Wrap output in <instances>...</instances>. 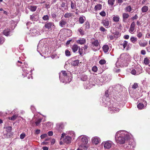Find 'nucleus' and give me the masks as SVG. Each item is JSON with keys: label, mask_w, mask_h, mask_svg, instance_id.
<instances>
[{"label": "nucleus", "mask_w": 150, "mask_h": 150, "mask_svg": "<svg viewBox=\"0 0 150 150\" xmlns=\"http://www.w3.org/2000/svg\"><path fill=\"white\" fill-rule=\"evenodd\" d=\"M81 145L82 147H83L84 149H87L88 146L86 145L88 143V140L87 138L85 136H83L81 138Z\"/></svg>", "instance_id": "2"}, {"label": "nucleus", "mask_w": 150, "mask_h": 150, "mask_svg": "<svg viewBox=\"0 0 150 150\" xmlns=\"http://www.w3.org/2000/svg\"><path fill=\"white\" fill-rule=\"evenodd\" d=\"M92 140L93 143L95 145L98 144L100 141V138L97 137H93Z\"/></svg>", "instance_id": "7"}, {"label": "nucleus", "mask_w": 150, "mask_h": 150, "mask_svg": "<svg viewBox=\"0 0 150 150\" xmlns=\"http://www.w3.org/2000/svg\"><path fill=\"white\" fill-rule=\"evenodd\" d=\"M131 73L132 74L134 75H136L137 74V72L136 70L134 69H132L131 71Z\"/></svg>", "instance_id": "55"}, {"label": "nucleus", "mask_w": 150, "mask_h": 150, "mask_svg": "<svg viewBox=\"0 0 150 150\" xmlns=\"http://www.w3.org/2000/svg\"><path fill=\"white\" fill-rule=\"evenodd\" d=\"M65 5V3L64 2H62L61 4V6L62 7H64Z\"/></svg>", "instance_id": "64"}, {"label": "nucleus", "mask_w": 150, "mask_h": 150, "mask_svg": "<svg viewBox=\"0 0 150 150\" xmlns=\"http://www.w3.org/2000/svg\"><path fill=\"white\" fill-rule=\"evenodd\" d=\"M64 128V125L63 123H60L59 124V129L58 130L60 131V129H63Z\"/></svg>", "instance_id": "37"}, {"label": "nucleus", "mask_w": 150, "mask_h": 150, "mask_svg": "<svg viewBox=\"0 0 150 150\" xmlns=\"http://www.w3.org/2000/svg\"><path fill=\"white\" fill-rule=\"evenodd\" d=\"M100 31H102V32H104L105 31H106L107 30H106L105 28H104L103 26H101L100 28Z\"/></svg>", "instance_id": "54"}, {"label": "nucleus", "mask_w": 150, "mask_h": 150, "mask_svg": "<svg viewBox=\"0 0 150 150\" xmlns=\"http://www.w3.org/2000/svg\"><path fill=\"white\" fill-rule=\"evenodd\" d=\"M47 137V134H45L41 135L40 136V137L41 139H44Z\"/></svg>", "instance_id": "53"}, {"label": "nucleus", "mask_w": 150, "mask_h": 150, "mask_svg": "<svg viewBox=\"0 0 150 150\" xmlns=\"http://www.w3.org/2000/svg\"><path fill=\"white\" fill-rule=\"evenodd\" d=\"M87 75L85 74H82L81 76V79L83 81H86L87 79Z\"/></svg>", "instance_id": "26"}, {"label": "nucleus", "mask_w": 150, "mask_h": 150, "mask_svg": "<svg viewBox=\"0 0 150 150\" xmlns=\"http://www.w3.org/2000/svg\"><path fill=\"white\" fill-rule=\"evenodd\" d=\"M28 8L32 11H35L37 8V6H29Z\"/></svg>", "instance_id": "18"}, {"label": "nucleus", "mask_w": 150, "mask_h": 150, "mask_svg": "<svg viewBox=\"0 0 150 150\" xmlns=\"http://www.w3.org/2000/svg\"><path fill=\"white\" fill-rule=\"evenodd\" d=\"M79 47L76 44H74L71 47V50L73 52L75 53L78 50Z\"/></svg>", "instance_id": "14"}, {"label": "nucleus", "mask_w": 150, "mask_h": 150, "mask_svg": "<svg viewBox=\"0 0 150 150\" xmlns=\"http://www.w3.org/2000/svg\"><path fill=\"white\" fill-rule=\"evenodd\" d=\"M79 52L80 55L82 56L83 49L82 48H81L80 47L79 48Z\"/></svg>", "instance_id": "44"}, {"label": "nucleus", "mask_w": 150, "mask_h": 150, "mask_svg": "<svg viewBox=\"0 0 150 150\" xmlns=\"http://www.w3.org/2000/svg\"><path fill=\"white\" fill-rule=\"evenodd\" d=\"M55 26L53 22H49L45 23L44 27L47 30H51L52 28H54Z\"/></svg>", "instance_id": "3"}, {"label": "nucleus", "mask_w": 150, "mask_h": 150, "mask_svg": "<svg viewBox=\"0 0 150 150\" xmlns=\"http://www.w3.org/2000/svg\"><path fill=\"white\" fill-rule=\"evenodd\" d=\"M65 54L68 57L70 56L71 55L70 52L68 50H66L65 51Z\"/></svg>", "instance_id": "40"}, {"label": "nucleus", "mask_w": 150, "mask_h": 150, "mask_svg": "<svg viewBox=\"0 0 150 150\" xmlns=\"http://www.w3.org/2000/svg\"><path fill=\"white\" fill-rule=\"evenodd\" d=\"M141 53L142 55H145L146 53V52L145 50H142L141 51Z\"/></svg>", "instance_id": "57"}, {"label": "nucleus", "mask_w": 150, "mask_h": 150, "mask_svg": "<svg viewBox=\"0 0 150 150\" xmlns=\"http://www.w3.org/2000/svg\"><path fill=\"white\" fill-rule=\"evenodd\" d=\"M123 1L122 0H117V3L118 4H119L120 5L123 2Z\"/></svg>", "instance_id": "59"}, {"label": "nucleus", "mask_w": 150, "mask_h": 150, "mask_svg": "<svg viewBox=\"0 0 150 150\" xmlns=\"http://www.w3.org/2000/svg\"><path fill=\"white\" fill-rule=\"evenodd\" d=\"M5 41V39L3 38L0 37V45L3 44Z\"/></svg>", "instance_id": "47"}, {"label": "nucleus", "mask_w": 150, "mask_h": 150, "mask_svg": "<svg viewBox=\"0 0 150 150\" xmlns=\"http://www.w3.org/2000/svg\"><path fill=\"white\" fill-rule=\"evenodd\" d=\"M10 30L9 29H5L3 32V34L6 36H8L10 34Z\"/></svg>", "instance_id": "19"}, {"label": "nucleus", "mask_w": 150, "mask_h": 150, "mask_svg": "<svg viewBox=\"0 0 150 150\" xmlns=\"http://www.w3.org/2000/svg\"><path fill=\"white\" fill-rule=\"evenodd\" d=\"M6 129V131L7 132L6 134V135L7 136H8L9 137L11 136V131L12 129V127L11 126H8L7 127Z\"/></svg>", "instance_id": "10"}, {"label": "nucleus", "mask_w": 150, "mask_h": 150, "mask_svg": "<svg viewBox=\"0 0 150 150\" xmlns=\"http://www.w3.org/2000/svg\"><path fill=\"white\" fill-rule=\"evenodd\" d=\"M25 137V133L21 134L20 136V138L21 139H23Z\"/></svg>", "instance_id": "52"}, {"label": "nucleus", "mask_w": 150, "mask_h": 150, "mask_svg": "<svg viewBox=\"0 0 150 150\" xmlns=\"http://www.w3.org/2000/svg\"><path fill=\"white\" fill-rule=\"evenodd\" d=\"M102 144H104V147L105 149H110L112 146V143L110 141H106L103 143Z\"/></svg>", "instance_id": "5"}, {"label": "nucleus", "mask_w": 150, "mask_h": 150, "mask_svg": "<svg viewBox=\"0 0 150 150\" xmlns=\"http://www.w3.org/2000/svg\"><path fill=\"white\" fill-rule=\"evenodd\" d=\"M130 41L133 43L135 44V42L137 41V38L134 37H131L130 39Z\"/></svg>", "instance_id": "31"}, {"label": "nucleus", "mask_w": 150, "mask_h": 150, "mask_svg": "<svg viewBox=\"0 0 150 150\" xmlns=\"http://www.w3.org/2000/svg\"><path fill=\"white\" fill-rule=\"evenodd\" d=\"M106 61L104 59H101L99 61V63L101 65H103L106 63Z\"/></svg>", "instance_id": "42"}, {"label": "nucleus", "mask_w": 150, "mask_h": 150, "mask_svg": "<svg viewBox=\"0 0 150 150\" xmlns=\"http://www.w3.org/2000/svg\"><path fill=\"white\" fill-rule=\"evenodd\" d=\"M40 132V129H37L35 131V133L37 134H39Z\"/></svg>", "instance_id": "60"}, {"label": "nucleus", "mask_w": 150, "mask_h": 150, "mask_svg": "<svg viewBox=\"0 0 150 150\" xmlns=\"http://www.w3.org/2000/svg\"><path fill=\"white\" fill-rule=\"evenodd\" d=\"M148 9L149 8L148 6H145L142 8L141 10L142 12L145 13L148 11Z\"/></svg>", "instance_id": "24"}, {"label": "nucleus", "mask_w": 150, "mask_h": 150, "mask_svg": "<svg viewBox=\"0 0 150 150\" xmlns=\"http://www.w3.org/2000/svg\"><path fill=\"white\" fill-rule=\"evenodd\" d=\"M120 18L117 15H116V16L115 15L113 16L112 18L113 21L115 22H118L120 21Z\"/></svg>", "instance_id": "20"}, {"label": "nucleus", "mask_w": 150, "mask_h": 150, "mask_svg": "<svg viewBox=\"0 0 150 150\" xmlns=\"http://www.w3.org/2000/svg\"><path fill=\"white\" fill-rule=\"evenodd\" d=\"M35 15L33 14L30 16V19L32 21H35L36 18H35Z\"/></svg>", "instance_id": "46"}, {"label": "nucleus", "mask_w": 150, "mask_h": 150, "mask_svg": "<svg viewBox=\"0 0 150 150\" xmlns=\"http://www.w3.org/2000/svg\"><path fill=\"white\" fill-rule=\"evenodd\" d=\"M71 40H69L67 41L66 42V45H69L70 43V42L71 41Z\"/></svg>", "instance_id": "63"}, {"label": "nucleus", "mask_w": 150, "mask_h": 150, "mask_svg": "<svg viewBox=\"0 0 150 150\" xmlns=\"http://www.w3.org/2000/svg\"><path fill=\"white\" fill-rule=\"evenodd\" d=\"M48 147L46 146H43L42 147V149L43 150H48Z\"/></svg>", "instance_id": "62"}, {"label": "nucleus", "mask_w": 150, "mask_h": 150, "mask_svg": "<svg viewBox=\"0 0 150 150\" xmlns=\"http://www.w3.org/2000/svg\"><path fill=\"white\" fill-rule=\"evenodd\" d=\"M100 15L102 16H106V13L104 11H102L100 13Z\"/></svg>", "instance_id": "48"}, {"label": "nucleus", "mask_w": 150, "mask_h": 150, "mask_svg": "<svg viewBox=\"0 0 150 150\" xmlns=\"http://www.w3.org/2000/svg\"><path fill=\"white\" fill-rule=\"evenodd\" d=\"M138 85L136 83H135L133 85L132 87L133 88L136 89L138 87Z\"/></svg>", "instance_id": "49"}, {"label": "nucleus", "mask_w": 150, "mask_h": 150, "mask_svg": "<svg viewBox=\"0 0 150 150\" xmlns=\"http://www.w3.org/2000/svg\"><path fill=\"white\" fill-rule=\"evenodd\" d=\"M72 13H66L64 15V17L65 18H69L72 16Z\"/></svg>", "instance_id": "29"}, {"label": "nucleus", "mask_w": 150, "mask_h": 150, "mask_svg": "<svg viewBox=\"0 0 150 150\" xmlns=\"http://www.w3.org/2000/svg\"><path fill=\"white\" fill-rule=\"evenodd\" d=\"M143 36L142 32H140L139 30H137V36L139 38H141Z\"/></svg>", "instance_id": "30"}, {"label": "nucleus", "mask_w": 150, "mask_h": 150, "mask_svg": "<svg viewBox=\"0 0 150 150\" xmlns=\"http://www.w3.org/2000/svg\"><path fill=\"white\" fill-rule=\"evenodd\" d=\"M42 119L40 118L38 119L35 122V124H36V126H38L39 125L40 123L41 122L42 120Z\"/></svg>", "instance_id": "39"}, {"label": "nucleus", "mask_w": 150, "mask_h": 150, "mask_svg": "<svg viewBox=\"0 0 150 150\" xmlns=\"http://www.w3.org/2000/svg\"><path fill=\"white\" fill-rule=\"evenodd\" d=\"M114 38H115V37H114L112 35H110L109 36V38L111 40H112L113 39H114Z\"/></svg>", "instance_id": "61"}, {"label": "nucleus", "mask_w": 150, "mask_h": 150, "mask_svg": "<svg viewBox=\"0 0 150 150\" xmlns=\"http://www.w3.org/2000/svg\"><path fill=\"white\" fill-rule=\"evenodd\" d=\"M138 18V17L137 15V14H136L134 16L132 17L131 18L132 19V20H136Z\"/></svg>", "instance_id": "50"}, {"label": "nucleus", "mask_w": 150, "mask_h": 150, "mask_svg": "<svg viewBox=\"0 0 150 150\" xmlns=\"http://www.w3.org/2000/svg\"><path fill=\"white\" fill-rule=\"evenodd\" d=\"M79 63V60H76L73 61L71 63V64L72 66L75 67L78 66Z\"/></svg>", "instance_id": "23"}, {"label": "nucleus", "mask_w": 150, "mask_h": 150, "mask_svg": "<svg viewBox=\"0 0 150 150\" xmlns=\"http://www.w3.org/2000/svg\"><path fill=\"white\" fill-rule=\"evenodd\" d=\"M110 109H111L110 110H112L114 112H118L120 110L119 108L114 107H112L111 108H110Z\"/></svg>", "instance_id": "33"}, {"label": "nucleus", "mask_w": 150, "mask_h": 150, "mask_svg": "<svg viewBox=\"0 0 150 150\" xmlns=\"http://www.w3.org/2000/svg\"><path fill=\"white\" fill-rule=\"evenodd\" d=\"M71 138L69 136H67L65 137L64 139V142L67 144L71 142Z\"/></svg>", "instance_id": "16"}, {"label": "nucleus", "mask_w": 150, "mask_h": 150, "mask_svg": "<svg viewBox=\"0 0 150 150\" xmlns=\"http://www.w3.org/2000/svg\"><path fill=\"white\" fill-rule=\"evenodd\" d=\"M86 40L84 38H82L76 41L77 43L81 45L84 44L86 42Z\"/></svg>", "instance_id": "17"}, {"label": "nucleus", "mask_w": 150, "mask_h": 150, "mask_svg": "<svg viewBox=\"0 0 150 150\" xmlns=\"http://www.w3.org/2000/svg\"><path fill=\"white\" fill-rule=\"evenodd\" d=\"M83 26L85 30L89 29L90 28V24L89 22L87 21H86L84 24Z\"/></svg>", "instance_id": "13"}, {"label": "nucleus", "mask_w": 150, "mask_h": 150, "mask_svg": "<svg viewBox=\"0 0 150 150\" xmlns=\"http://www.w3.org/2000/svg\"><path fill=\"white\" fill-rule=\"evenodd\" d=\"M115 1V0H108V2L109 5L112 6L114 4Z\"/></svg>", "instance_id": "34"}, {"label": "nucleus", "mask_w": 150, "mask_h": 150, "mask_svg": "<svg viewBox=\"0 0 150 150\" xmlns=\"http://www.w3.org/2000/svg\"><path fill=\"white\" fill-rule=\"evenodd\" d=\"M76 3L75 1L74 2L72 1H71V7L72 9H75L76 7Z\"/></svg>", "instance_id": "27"}, {"label": "nucleus", "mask_w": 150, "mask_h": 150, "mask_svg": "<svg viewBox=\"0 0 150 150\" xmlns=\"http://www.w3.org/2000/svg\"><path fill=\"white\" fill-rule=\"evenodd\" d=\"M102 48L103 51L105 53H107L109 50V47L108 45H104L103 46Z\"/></svg>", "instance_id": "22"}, {"label": "nucleus", "mask_w": 150, "mask_h": 150, "mask_svg": "<svg viewBox=\"0 0 150 150\" xmlns=\"http://www.w3.org/2000/svg\"><path fill=\"white\" fill-rule=\"evenodd\" d=\"M18 117V115H13L11 117L10 119H9L11 120H15Z\"/></svg>", "instance_id": "43"}, {"label": "nucleus", "mask_w": 150, "mask_h": 150, "mask_svg": "<svg viewBox=\"0 0 150 150\" xmlns=\"http://www.w3.org/2000/svg\"><path fill=\"white\" fill-rule=\"evenodd\" d=\"M48 134L50 136H52L53 134V132L52 131H49L48 132Z\"/></svg>", "instance_id": "56"}, {"label": "nucleus", "mask_w": 150, "mask_h": 150, "mask_svg": "<svg viewBox=\"0 0 150 150\" xmlns=\"http://www.w3.org/2000/svg\"><path fill=\"white\" fill-rule=\"evenodd\" d=\"M128 135H126L121 132H117L115 136V139L117 143L120 144H123L125 142V138L127 139H129Z\"/></svg>", "instance_id": "1"}, {"label": "nucleus", "mask_w": 150, "mask_h": 150, "mask_svg": "<svg viewBox=\"0 0 150 150\" xmlns=\"http://www.w3.org/2000/svg\"><path fill=\"white\" fill-rule=\"evenodd\" d=\"M62 74L64 77H67L69 73H67V71H61Z\"/></svg>", "instance_id": "41"}, {"label": "nucleus", "mask_w": 150, "mask_h": 150, "mask_svg": "<svg viewBox=\"0 0 150 150\" xmlns=\"http://www.w3.org/2000/svg\"><path fill=\"white\" fill-rule=\"evenodd\" d=\"M80 34L81 35H83L84 34V32L82 27L79 28L78 30Z\"/></svg>", "instance_id": "32"}, {"label": "nucleus", "mask_w": 150, "mask_h": 150, "mask_svg": "<svg viewBox=\"0 0 150 150\" xmlns=\"http://www.w3.org/2000/svg\"><path fill=\"white\" fill-rule=\"evenodd\" d=\"M139 43L140 46L142 47H145L147 45V43L146 41L144 42H142L140 41L139 42Z\"/></svg>", "instance_id": "28"}, {"label": "nucleus", "mask_w": 150, "mask_h": 150, "mask_svg": "<svg viewBox=\"0 0 150 150\" xmlns=\"http://www.w3.org/2000/svg\"><path fill=\"white\" fill-rule=\"evenodd\" d=\"M135 24L134 21L132 22L130 25L129 31L131 33H133L135 29Z\"/></svg>", "instance_id": "8"}, {"label": "nucleus", "mask_w": 150, "mask_h": 150, "mask_svg": "<svg viewBox=\"0 0 150 150\" xmlns=\"http://www.w3.org/2000/svg\"><path fill=\"white\" fill-rule=\"evenodd\" d=\"M91 44L93 46L96 47H98L99 45V42L97 39H96L94 38H92L91 40Z\"/></svg>", "instance_id": "6"}, {"label": "nucleus", "mask_w": 150, "mask_h": 150, "mask_svg": "<svg viewBox=\"0 0 150 150\" xmlns=\"http://www.w3.org/2000/svg\"><path fill=\"white\" fill-rule=\"evenodd\" d=\"M51 16L52 18H56L57 16L56 13L55 12H52L51 13Z\"/></svg>", "instance_id": "45"}, {"label": "nucleus", "mask_w": 150, "mask_h": 150, "mask_svg": "<svg viewBox=\"0 0 150 150\" xmlns=\"http://www.w3.org/2000/svg\"><path fill=\"white\" fill-rule=\"evenodd\" d=\"M125 10L126 12H130L132 10V8L130 6H129L125 8Z\"/></svg>", "instance_id": "25"}, {"label": "nucleus", "mask_w": 150, "mask_h": 150, "mask_svg": "<svg viewBox=\"0 0 150 150\" xmlns=\"http://www.w3.org/2000/svg\"><path fill=\"white\" fill-rule=\"evenodd\" d=\"M120 46L123 47V49H124L127 47V50L129 49V45H128V42L126 40L120 41Z\"/></svg>", "instance_id": "4"}, {"label": "nucleus", "mask_w": 150, "mask_h": 150, "mask_svg": "<svg viewBox=\"0 0 150 150\" xmlns=\"http://www.w3.org/2000/svg\"><path fill=\"white\" fill-rule=\"evenodd\" d=\"M86 20V18L85 16H80L79 19V22L80 24H82Z\"/></svg>", "instance_id": "15"}, {"label": "nucleus", "mask_w": 150, "mask_h": 150, "mask_svg": "<svg viewBox=\"0 0 150 150\" xmlns=\"http://www.w3.org/2000/svg\"><path fill=\"white\" fill-rule=\"evenodd\" d=\"M102 7V5L100 4H98L94 7L95 10L96 11L100 10Z\"/></svg>", "instance_id": "21"}, {"label": "nucleus", "mask_w": 150, "mask_h": 150, "mask_svg": "<svg viewBox=\"0 0 150 150\" xmlns=\"http://www.w3.org/2000/svg\"><path fill=\"white\" fill-rule=\"evenodd\" d=\"M129 17V15L127 13H123L122 14L123 21L125 22H126L127 19Z\"/></svg>", "instance_id": "12"}, {"label": "nucleus", "mask_w": 150, "mask_h": 150, "mask_svg": "<svg viewBox=\"0 0 150 150\" xmlns=\"http://www.w3.org/2000/svg\"><path fill=\"white\" fill-rule=\"evenodd\" d=\"M144 63L146 65H148L149 63V60L147 58H145L144 60Z\"/></svg>", "instance_id": "38"}, {"label": "nucleus", "mask_w": 150, "mask_h": 150, "mask_svg": "<svg viewBox=\"0 0 150 150\" xmlns=\"http://www.w3.org/2000/svg\"><path fill=\"white\" fill-rule=\"evenodd\" d=\"M97 67L96 66L93 67L92 69V70L95 72H96L97 71Z\"/></svg>", "instance_id": "51"}, {"label": "nucleus", "mask_w": 150, "mask_h": 150, "mask_svg": "<svg viewBox=\"0 0 150 150\" xmlns=\"http://www.w3.org/2000/svg\"><path fill=\"white\" fill-rule=\"evenodd\" d=\"M59 26L62 28H65L67 24V21L64 19H62L59 23Z\"/></svg>", "instance_id": "9"}, {"label": "nucleus", "mask_w": 150, "mask_h": 150, "mask_svg": "<svg viewBox=\"0 0 150 150\" xmlns=\"http://www.w3.org/2000/svg\"><path fill=\"white\" fill-rule=\"evenodd\" d=\"M102 23L103 25L106 28H108L109 25V22L107 19L103 20Z\"/></svg>", "instance_id": "11"}, {"label": "nucleus", "mask_w": 150, "mask_h": 150, "mask_svg": "<svg viewBox=\"0 0 150 150\" xmlns=\"http://www.w3.org/2000/svg\"><path fill=\"white\" fill-rule=\"evenodd\" d=\"M42 19L44 21H48L49 19V16L48 15H44L42 17Z\"/></svg>", "instance_id": "36"}, {"label": "nucleus", "mask_w": 150, "mask_h": 150, "mask_svg": "<svg viewBox=\"0 0 150 150\" xmlns=\"http://www.w3.org/2000/svg\"><path fill=\"white\" fill-rule=\"evenodd\" d=\"M137 108L140 109H142L144 107V105L141 103H139L137 105Z\"/></svg>", "instance_id": "35"}, {"label": "nucleus", "mask_w": 150, "mask_h": 150, "mask_svg": "<svg viewBox=\"0 0 150 150\" xmlns=\"http://www.w3.org/2000/svg\"><path fill=\"white\" fill-rule=\"evenodd\" d=\"M123 38L125 39H128L129 38V35H124Z\"/></svg>", "instance_id": "58"}]
</instances>
